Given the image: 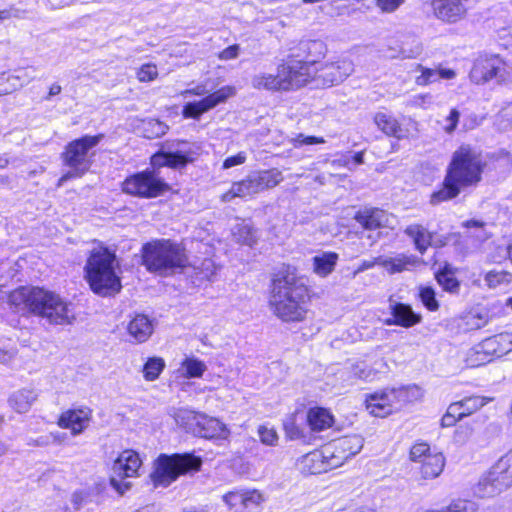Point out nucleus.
Returning a JSON list of instances; mask_svg holds the SVG:
<instances>
[{
    "mask_svg": "<svg viewBox=\"0 0 512 512\" xmlns=\"http://www.w3.org/2000/svg\"><path fill=\"white\" fill-rule=\"evenodd\" d=\"M308 288L290 266L280 268L272 278L269 308L284 322H299L306 317Z\"/></svg>",
    "mask_w": 512,
    "mask_h": 512,
    "instance_id": "obj_1",
    "label": "nucleus"
},
{
    "mask_svg": "<svg viewBox=\"0 0 512 512\" xmlns=\"http://www.w3.org/2000/svg\"><path fill=\"white\" fill-rule=\"evenodd\" d=\"M485 163L479 152L469 145H461L453 154L446 169L442 187L432 193L430 203L456 198L461 191L476 186L482 179Z\"/></svg>",
    "mask_w": 512,
    "mask_h": 512,
    "instance_id": "obj_2",
    "label": "nucleus"
},
{
    "mask_svg": "<svg viewBox=\"0 0 512 512\" xmlns=\"http://www.w3.org/2000/svg\"><path fill=\"white\" fill-rule=\"evenodd\" d=\"M116 255L106 247L94 248L85 265L86 279L91 290L103 297L112 296L121 290L120 278L116 275Z\"/></svg>",
    "mask_w": 512,
    "mask_h": 512,
    "instance_id": "obj_3",
    "label": "nucleus"
},
{
    "mask_svg": "<svg viewBox=\"0 0 512 512\" xmlns=\"http://www.w3.org/2000/svg\"><path fill=\"white\" fill-rule=\"evenodd\" d=\"M188 263L185 250L170 240H157L143 247V264L151 272L167 275Z\"/></svg>",
    "mask_w": 512,
    "mask_h": 512,
    "instance_id": "obj_4",
    "label": "nucleus"
},
{
    "mask_svg": "<svg viewBox=\"0 0 512 512\" xmlns=\"http://www.w3.org/2000/svg\"><path fill=\"white\" fill-rule=\"evenodd\" d=\"M202 459L193 454H162L155 462L151 480L155 487H168L180 475L194 473L200 470Z\"/></svg>",
    "mask_w": 512,
    "mask_h": 512,
    "instance_id": "obj_5",
    "label": "nucleus"
},
{
    "mask_svg": "<svg viewBox=\"0 0 512 512\" xmlns=\"http://www.w3.org/2000/svg\"><path fill=\"white\" fill-rule=\"evenodd\" d=\"M102 138V134L94 136L86 135L69 142L65 146V149L61 154V159L63 164L69 167L70 170L63 174L58 180L59 187L67 180L81 177L88 171L91 165L88 152L90 149L96 147Z\"/></svg>",
    "mask_w": 512,
    "mask_h": 512,
    "instance_id": "obj_6",
    "label": "nucleus"
},
{
    "mask_svg": "<svg viewBox=\"0 0 512 512\" xmlns=\"http://www.w3.org/2000/svg\"><path fill=\"white\" fill-rule=\"evenodd\" d=\"M282 171L277 168L253 172L244 179L233 182L230 189L223 193L221 200L231 202L234 198H253L257 194L272 189L283 181Z\"/></svg>",
    "mask_w": 512,
    "mask_h": 512,
    "instance_id": "obj_7",
    "label": "nucleus"
},
{
    "mask_svg": "<svg viewBox=\"0 0 512 512\" xmlns=\"http://www.w3.org/2000/svg\"><path fill=\"white\" fill-rule=\"evenodd\" d=\"M409 459L414 464V475L418 480L438 478L446 464L445 456L441 452L431 450L426 442L415 443L410 449Z\"/></svg>",
    "mask_w": 512,
    "mask_h": 512,
    "instance_id": "obj_8",
    "label": "nucleus"
},
{
    "mask_svg": "<svg viewBox=\"0 0 512 512\" xmlns=\"http://www.w3.org/2000/svg\"><path fill=\"white\" fill-rule=\"evenodd\" d=\"M34 314L53 325H70L76 319L72 304L60 295L41 289Z\"/></svg>",
    "mask_w": 512,
    "mask_h": 512,
    "instance_id": "obj_9",
    "label": "nucleus"
},
{
    "mask_svg": "<svg viewBox=\"0 0 512 512\" xmlns=\"http://www.w3.org/2000/svg\"><path fill=\"white\" fill-rule=\"evenodd\" d=\"M176 422L203 438H226L229 430L220 420L189 410L175 413Z\"/></svg>",
    "mask_w": 512,
    "mask_h": 512,
    "instance_id": "obj_10",
    "label": "nucleus"
},
{
    "mask_svg": "<svg viewBox=\"0 0 512 512\" xmlns=\"http://www.w3.org/2000/svg\"><path fill=\"white\" fill-rule=\"evenodd\" d=\"M168 185L152 171H144L128 177L122 190L142 198H154L168 190Z\"/></svg>",
    "mask_w": 512,
    "mask_h": 512,
    "instance_id": "obj_11",
    "label": "nucleus"
},
{
    "mask_svg": "<svg viewBox=\"0 0 512 512\" xmlns=\"http://www.w3.org/2000/svg\"><path fill=\"white\" fill-rule=\"evenodd\" d=\"M141 466L139 455L132 450L123 451L112 466L110 483L120 494L130 488L131 483L126 478L135 477Z\"/></svg>",
    "mask_w": 512,
    "mask_h": 512,
    "instance_id": "obj_12",
    "label": "nucleus"
},
{
    "mask_svg": "<svg viewBox=\"0 0 512 512\" xmlns=\"http://www.w3.org/2000/svg\"><path fill=\"white\" fill-rule=\"evenodd\" d=\"M284 91L299 88L314 78L312 64L300 60H288L279 65Z\"/></svg>",
    "mask_w": 512,
    "mask_h": 512,
    "instance_id": "obj_13",
    "label": "nucleus"
},
{
    "mask_svg": "<svg viewBox=\"0 0 512 512\" xmlns=\"http://www.w3.org/2000/svg\"><path fill=\"white\" fill-rule=\"evenodd\" d=\"M236 94L233 86H224L220 89L209 93L199 101L189 102L183 107L182 114L185 118L198 120L201 115L212 110L219 104L225 103L229 98Z\"/></svg>",
    "mask_w": 512,
    "mask_h": 512,
    "instance_id": "obj_14",
    "label": "nucleus"
},
{
    "mask_svg": "<svg viewBox=\"0 0 512 512\" xmlns=\"http://www.w3.org/2000/svg\"><path fill=\"white\" fill-rule=\"evenodd\" d=\"M354 71V64L349 59H338L314 68V79L318 84L331 87L343 82Z\"/></svg>",
    "mask_w": 512,
    "mask_h": 512,
    "instance_id": "obj_15",
    "label": "nucleus"
},
{
    "mask_svg": "<svg viewBox=\"0 0 512 512\" xmlns=\"http://www.w3.org/2000/svg\"><path fill=\"white\" fill-rule=\"evenodd\" d=\"M92 414V409L87 406L67 409L60 414L57 425L61 429L69 430L71 435L76 437L84 433L89 427Z\"/></svg>",
    "mask_w": 512,
    "mask_h": 512,
    "instance_id": "obj_16",
    "label": "nucleus"
},
{
    "mask_svg": "<svg viewBox=\"0 0 512 512\" xmlns=\"http://www.w3.org/2000/svg\"><path fill=\"white\" fill-rule=\"evenodd\" d=\"M179 147L173 152L159 151L151 157L153 167L168 166L181 168L195 160L197 152L186 143H179Z\"/></svg>",
    "mask_w": 512,
    "mask_h": 512,
    "instance_id": "obj_17",
    "label": "nucleus"
},
{
    "mask_svg": "<svg viewBox=\"0 0 512 512\" xmlns=\"http://www.w3.org/2000/svg\"><path fill=\"white\" fill-rule=\"evenodd\" d=\"M469 0H432L434 16L448 24H454L464 19L468 12Z\"/></svg>",
    "mask_w": 512,
    "mask_h": 512,
    "instance_id": "obj_18",
    "label": "nucleus"
},
{
    "mask_svg": "<svg viewBox=\"0 0 512 512\" xmlns=\"http://www.w3.org/2000/svg\"><path fill=\"white\" fill-rule=\"evenodd\" d=\"M398 391L395 389H383L366 395L365 406L368 412L376 417L390 415L397 399Z\"/></svg>",
    "mask_w": 512,
    "mask_h": 512,
    "instance_id": "obj_19",
    "label": "nucleus"
},
{
    "mask_svg": "<svg viewBox=\"0 0 512 512\" xmlns=\"http://www.w3.org/2000/svg\"><path fill=\"white\" fill-rule=\"evenodd\" d=\"M373 121L377 128L389 137L402 140L408 139L412 136L410 128L407 125L400 123L392 114L379 111L374 115Z\"/></svg>",
    "mask_w": 512,
    "mask_h": 512,
    "instance_id": "obj_20",
    "label": "nucleus"
},
{
    "mask_svg": "<svg viewBox=\"0 0 512 512\" xmlns=\"http://www.w3.org/2000/svg\"><path fill=\"white\" fill-rule=\"evenodd\" d=\"M42 288L39 287H19L10 292L8 303L17 311H29L34 314L37 305V298Z\"/></svg>",
    "mask_w": 512,
    "mask_h": 512,
    "instance_id": "obj_21",
    "label": "nucleus"
},
{
    "mask_svg": "<svg viewBox=\"0 0 512 512\" xmlns=\"http://www.w3.org/2000/svg\"><path fill=\"white\" fill-rule=\"evenodd\" d=\"M391 318L386 320L387 325H397L410 328L422 321V316L412 310L410 305L390 301Z\"/></svg>",
    "mask_w": 512,
    "mask_h": 512,
    "instance_id": "obj_22",
    "label": "nucleus"
},
{
    "mask_svg": "<svg viewBox=\"0 0 512 512\" xmlns=\"http://www.w3.org/2000/svg\"><path fill=\"white\" fill-rule=\"evenodd\" d=\"M507 488L500 476H496L494 467L492 466L474 487V494L479 498L493 497Z\"/></svg>",
    "mask_w": 512,
    "mask_h": 512,
    "instance_id": "obj_23",
    "label": "nucleus"
},
{
    "mask_svg": "<svg viewBox=\"0 0 512 512\" xmlns=\"http://www.w3.org/2000/svg\"><path fill=\"white\" fill-rule=\"evenodd\" d=\"M480 349L492 357H502L512 351V335L500 333L480 342Z\"/></svg>",
    "mask_w": 512,
    "mask_h": 512,
    "instance_id": "obj_24",
    "label": "nucleus"
},
{
    "mask_svg": "<svg viewBox=\"0 0 512 512\" xmlns=\"http://www.w3.org/2000/svg\"><path fill=\"white\" fill-rule=\"evenodd\" d=\"M496 55L481 57L476 60L471 71L470 79L476 84L486 83L495 77Z\"/></svg>",
    "mask_w": 512,
    "mask_h": 512,
    "instance_id": "obj_25",
    "label": "nucleus"
},
{
    "mask_svg": "<svg viewBox=\"0 0 512 512\" xmlns=\"http://www.w3.org/2000/svg\"><path fill=\"white\" fill-rule=\"evenodd\" d=\"M153 329L152 321L144 314L136 315L127 326L129 336L137 343L147 341Z\"/></svg>",
    "mask_w": 512,
    "mask_h": 512,
    "instance_id": "obj_26",
    "label": "nucleus"
},
{
    "mask_svg": "<svg viewBox=\"0 0 512 512\" xmlns=\"http://www.w3.org/2000/svg\"><path fill=\"white\" fill-rule=\"evenodd\" d=\"M355 220L365 229L375 230L386 226L388 215L377 208H367L355 215Z\"/></svg>",
    "mask_w": 512,
    "mask_h": 512,
    "instance_id": "obj_27",
    "label": "nucleus"
},
{
    "mask_svg": "<svg viewBox=\"0 0 512 512\" xmlns=\"http://www.w3.org/2000/svg\"><path fill=\"white\" fill-rule=\"evenodd\" d=\"M325 458L323 448L314 450L302 456L299 465L304 473L320 474L329 470Z\"/></svg>",
    "mask_w": 512,
    "mask_h": 512,
    "instance_id": "obj_28",
    "label": "nucleus"
},
{
    "mask_svg": "<svg viewBox=\"0 0 512 512\" xmlns=\"http://www.w3.org/2000/svg\"><path fill=\"white\" fill-rule=\"evenodd\" d=\"M378 265L385 268L390 274L400 273L407 270L410 266H415L417 259L414 256L397 254L394 257H377Z\"/></svg>",
    "mask_w": 512,
    "mask_h": 512,
    "instance_id": "obj_29",
    "label": "nucleus"
},
{
    "mask_svg": "<svg viewBox=\"0 0 512 512\" xmlns=\"http://www.w3.org/2000/svg\"><path fill=\"white\" fill-rule=\"evenodd\" d=\"M283 83L279 66L276 74L260 72L251 78L252 87L258 90L284 91Z\"/></svg>",
    "mask_w": 512,
    "mask_h": 512,
    "instance_id": "obj_30",
    "label": "nucleus"
},
{
    "mask_svg": "<svg viewBox=\"0 0 512 512\" xmlns=\"http://www.w3.org/2000/svg\"><path fill=\"white\" fill-rule=\"evenodd\" d=\"M307 422L312 431L321 432L333 425L334 417L329 410L314 407L307 412Z\"/></svg>",
    "mask_w": 512,
    "mask_h": 512,
    "instance_id": "obj_31",
    "label": "nucleus"
},
{
    "mask_svg": "<svg viewBox=\"0 0 512 512\" xmlns=\"http://www.w3.org/2000/svg\"><path fill=\"white\" fill-rule=\"evenodd\" d=\"M38 394L33 389H21L14 392L9 397V405L17 413L28 412L32 405L36 402Z\"/></svg>",
    "mask_w": 512,
    "mask_h": 512,
    "instance_id": "obj_32",
    "label": "nucleus"
},
{
    "mask_svg": "<svg viewBox=\"0 0 512 512\" xmlns=\"http://www.w3.org/2000/svg\"><path fill=\"white\" fill-rule=\"evenodd\" d=\"M333 443L337 446V452L344 453L349 459L357 455L362 450L364 445V438L361 435L352 434L334 440Z\"/></svg>",
    "mask_w": 512,
    "mask_h": 512,
    "instance_id": "obj_33",
    "label": "nucleus"
},
{
    "mask_svg": "<svg viewBox=\"0 0 512 512\" xmlns=\"http://www.w3.org/2000/svg\"><path fill=\"white\" fill-rule=\"evenodd\" d=\"M338 254L335 252H322L313 257V271L321 276L326 277L335 269Z\"/></svg>",
    "mask_w": 512,
    "mask_h": 512,
    "instance_id": "obj_34",
    "label": "nucleus"
},
{
    "mask_svg": "<svg viewBox=\"0 0 512 512\" xmlns=\"http://www.w3.org/2000/svg\"><path fill=\"white\" fill-rule=\"evenodd\" d=\"M405 234L409 236L416 249L423 254L431 244V234L420 224H411L406 227Z\"/></svg>",
    "mask_w": 512,
    "mask_h": 512,
    "instance_id": "obj_35",
    "label": "nucleus"
},
{
    "mask_svg": "<svg viewBox=\"0 0 512 512\" xmlns=\"http://www.w3.org/2000/svg\"><path fill=\"white\" fill-rule=\"evenodd\" d=\"M478 504L470 499L455 498L447 506L441 508L421 509L418 512H477Z\"/></svg>",
    "mask_w": 512,
    "mask_h": 512,
    "instance_id": "obj_36",
    "label": "nucleus"
},
{
    "mask_svg": "<svg viewBox=\"0 0 512 512\" xmlns=\"http://www.w3.org/2000/svg\"><path fill=\"white\" fill-rule=\"evenodd\" d=\"M233 239L240 244L249 247L254 246L258 241L257 230L249 223L242 222L234 226L232 230Z\"/></svg>",
    "mask_w": 512,
    "mask_h": 512,
    "instance_id": "obj_37",
    "label": "nucleus"
},
{
    "mask_svg": "<svg viewBox=\"0 0 512 512\" xmlns=\"http://www.w3.org/2000/svg\"><path fill=\"white\" fill-rule=\"evenodd\" d=\"M350 377L366 382L374 381L377 378V371L363 361H358L346 367Z\"/></svg>",
    "mask_w": 512,
    "mask_h": 512,
    "instance_id": "obj_38",
    "label": "nucleus"
},
{
    "mask_svg": "<svg viewBox=\"0 0 512 512\" xmlns=\"http://www.w3.org/2000/svg\"><path fill=\"white\" fill-rule=\"evenodd\" d=\"M139 130L145 138L155 139L165 135L168 126L164 122L150 118L141 122Z\"/></svg>",
    "mask_w": 512,
    "mask_h": 512,
    "instance_id": "obj_39",
    "label": "nucleus"
},
{
    "mask_svg": "<svg viewBox=\"0 0 512 512\" xmlns=\"http://www.w3.org/2000/svg\"><path fill=\"white\" fill-rule=\"evenodd\" d=\"M206 369L207 367L203 361L195 357H187L181 362L179 371L186 378H199Z\"/></svg>",
    "mask_w": 512,
    "mask_h": 512,
    "instance_id": "obj_40",
    "label": "nucleus"
},
{
    "mask_svg": "<svg viewBox=\"0 0 512 512\" xmlns=\"http://www.w3.org/2000/svg\"><path fill=\"white\" fill-rule=\"evenodd\" d=\"M494 473L500 476L509 488L512 486V450L502 456L494 465Z\"/></svg>",
    "mask_w": 512,
    "mask_h": 512,
    "instance_id": "obj_41",
    "label": "nucleus"
},
{
    "mask_svg": "<svg viewBox=\"0 0 512 512\" xmlns=\"http://www.w3.org/2000/svg\"><path fill=\"white\" fill-rule=\"evenodd\" d=\"M165 368V361L161 357H150L145 362L142 373L146 381H154Z\"/></svg>",
    "mask_w": 512,
    "mask_h": 512,
    "instance_id": "obj_42",
    "label": "nucleus"
},
{
    "mask_svg": "<svg viewBox=\"0 0 512 512\" xmlns=\"http://www.w3.org/2000/svg\"><path fill=\"white\" fill-rule=\"evenodd\" d=\"M336 447L337 446L333 442L323 447L324 455L326 457L325 460L329 470L340 467L348 460L344 453L337 452L338 449H336Z\"/></svg>",
    "mask_w": 512,
    "mask_h": 512,
    "instance_id": "obj_43",
    "label": "nucleus"
},
{
    "mask_svg": "<svg viewBox=\"0 0 512 512\" xmlns=\"http://www.w3.org/2000/svg\"><path fill=\"white\" fill-rule=\"evenodd\" d=\"M498 83L512 82V63L496 55L495 77Z\"/></svg>",
    "mask_w": 512,
    "mask_h": 512,
    "instance_id": "obj_44",
    "label": "nucleus"
},
{
    "mask_svg": "<svg viewBox=\"0 0 512 512\" xmlns=\"http://www.w3.org/2000/svg\"><path fill=\"white\" fill-rule=\"evenodd\" d=\"M490 361L489 355L480 349V343L468 350L465 359L466 365L469 367H478Z\"/></svg>",
    "mask_w": 512,
    "mask_h": 512,
    "instance_id": "obj_45",
    "label": "nucleus"
},
{
    "mask_svg": "<svg viewBox=\"0 0 512 512\" xmlns=\"http://www.w3.org/2000/svg\"><path fill=\"white\" fill-rule=\"evenodd\" d=\"M436 279L446 291L456 292L459 288L458 280L454 277L452 271L447 266L436 274Z\"/></svg>",
    "mask_w": 512,
    "mask_h": 512,
    "instance_id": "obj_46",
    "label": "nucleus"
},
{
    "mask_svg": "<svg viewBox=\"0 0 512 512\" xmlns=\"http://www.w3.org/2000/svg\"><path fill=\"white\" fill-rule=\"evenodd\" d=\"M512 280V275L506 271H489L485 275V281L489 288H497L500 285L508 284Z\"/></svg>",
    "mask_w": 512,
    "mask_h": 512,
    "instance_id": "obj_47",
    "label": "nucleus"
},
{
    "mask_svg": "<svg viewBox=\"0 0 512 512\" xmlns=\"http://www.w3.org/2000/svg\"><path fill=\"white\" fill-rule=\"evenodd\" d=\"M305 49L308 53V56L311 57V61L308 63L312 64L313 68H316V59L323 57L326 53L325 43L321 40H309L305 43Z\"/></svg>",
    "mask_w": 512,
    "mask_h": 512,
    "instance_id": "obj_48",
    "label": "nucleus"
},
{
    "mask_svg": "<svg viewBox=\"0 0 512 512\" xmlns=\"http://www.w3.org/2000/svg\"><path fill=\"white\" fill-rule=\"evenodd\" d=\"M488 400L481 396H470L460 400V404L466 416L471 415L482 408Z\"/></svg>",
    "mask_w": 512,
    "mask_h": 512,
    "instance_id": "obj_49",
    "label": "nucleus"
},
{
    "mask_svg": "<svg viewBox=\"0 0 512 512\" xmlns=\"http://www.w3.org/2000/svg\"><path fill=\"white\" fill-rule=\"evenodd\" d=\"M417 70L421 72L415 80L416 84L419 86H426L439 80V72L437 69L425 68L418 64Z\"/></svg>",
    "mask_w": 512,
    "mask_h": 512,
    "instance_id": "obj_50",
    "label": "nucleus"
},
{
    "mask_svg": "<svg viewBox=\"0 0 512 512\" xmlns=\"http://www.w3.org/2000/svg\"><path fill=\"white\" fill-rule=\"evenodd\" d=\"M3 82L8 83L9 86L0 89V95L8 94L23 86V83L20 82V74L3 73L0 75V84Z\"/></svg>",
    "mask_w": 512,
    "mask_h": 512,
    "instance_id": "obj_51",
    "label": "nucleus"
},
{
    "mask_svg": "<svg viewBox=\"0 0 512 512\" xmlns=\"http://www.w3.org/2000/svg\"><path fill=\"white\" fill-rule=\"evenodd\" d=\"M258 435L261 442L268 446H276L278 443V434L272 427L261 425L258 428Z\"/></svg>",
    "mask_w": 512,
    "mask_h": 512,
    "instance_id": "obj_52",
    "label": "nucleus"
},
{
    "mask_svg": "<svg viewBox=\"0 0 512 512\" xmlns=\"http://www.w3.org/2000/svg\"><path fill=\"white\" fill-rule=\"evenodd\" d=\"M140 82H150L158 77L157 66L152 63L143 64L136 73Z\"/></svg>",
    "mask_w": 512,
    "mask_h": 512,
    "instance_id": "obj_53",
    "label": "nucleus"
},
{
    "mask_svg": "<svg viewBox=\"0 0 512 512\" xmlns=\"http://www.w3.org/2000/svg\"><path fill=\"white\" fill-rule=\"evenodd\" d=\"M420 299L424 306L430 311H436L439 308V303L436 300L435 292L431 287H423L420 290Z\"/></svg>",
    "mask_w": 512,
    "mask_h": 512,
    "instance_id": "obj_54",
    "label": "nucleus"
},
{
    "mask_svg": "<svg viewBox=\"0 0 512 512\" xmlns=\"http://www.w3.org/2000/svg\"><path fill=\"white\" fill-rule=\"evenodd\" d=\"M195 269L198 271V274L202 279L209 280L216 274L217 266L212 259L207 258L204 259L199 266H195Z\"/></svg>",
    "mask_w": 512,
    "mask_h": 512,
    "instance_id": "obj_55",
    "label": "nucleus"
},
{
    "mask_svg": "<svg viewBox=\"0 0 512 512\" xmlns=\"http://www.w3.org/2000/svg\"><path fill=\"white\" fill-rule=\"evenodd\" d=\"M406 0H375L376 7L385 14H391L398 10Z\"/></svg>",
    "mask_w": 512,
    "mask_h": 512,
    "instance_id": "obj_56",
    "label": "nucleus"
},
{
    "mask_svg": "<svg viewBox=\"0 0 512 512\" xmlns=\"http://www.w3.org/2000/svg\"><path fill=\"white\" fill-rule=\"evenodd\" d=\"M413 46L409 49H406L404 47H402L398 54H391L390 57L392 58H397V57H400V58H416L418 57L421 52H422V46L420 44L419 41L417 40H413Z\"/></svg>",
    "mask_w": 512,
    "mask_h": 512,
    "instance_id": "obj_57",
    "label": "nucleus"
},
{
    "mask_svg": "<svg viewBox=\"0 0 512 512\" xmlns=\"http://www.w3.org/2000/svg\"><path fill=\"white\" fill-rule=\"evenodd\" d=\"M241 504L248 508L251 505H259L263 501V496L257 490L241 492Z\"/></svg>",
    "mask_w": 512,
    "mask_h": 512,
    "instance_id": "obj_58",
    "label": "nucleus"
},
{
    "mask_svg": "<svg viewBox=\"0 0 512 512\" xmlns=\"http://www.w3.org/2000/svg\"><path fill=\"white\" fill-rule=\"evenodd\" d=\"M284 430L286 436L291 439H299L303 436L301 429L296 425L294 417L291 416L284 422Z\"/></svg>",
    "mask_w": 512,
    "mask_h": 512,
    "instance_id": "obj_59",
    "label": "nucleus"
},
{
    "mask_svg": "<svg viewBox=\"0 0 512 512\" xmlns=\"http://www.w3.org/2000/svg\"><path fill=\"white\" fill-rule=\"evenodd\" d=\"M291 142L295 147L302 145H314V144H323L325 143L324 138L316 137V136H305L303 134L297 135V137L293 138Z\"/></svg>",
    "mask_w": 512,
    "mask_h": 512,
    "instance_id": "obj_60",
    "label": "nucleus"
},
{
    "mask_svg": "<svg viewBox=\"0 0 512 512\" xmlns=\"http://www.w3.org/2000/svg\"><path fill=\"white\" fill-rule=\"evenodd\" d=\"M459 118H460L459 111L457 109H452L450 111L449 115L445 119L446 125H444V127H443L445 132H447L449 134L452 133L457 127Z\"/></svg>",
    "mask_w": 512,
    "mask_h": 512,
    "instance_id": "obj_61",
    "label": "nucleus"
},
{
    "mask_svg": "<svg viewBox=\"0 0 512 512\" xmlns=\"http://www.w3.org/2000/svg\"><path fill=\"white\" fill-rule=\"evenodd\" d=\"M246 159H247L246 153L241 151L234 156H230V157L226 158L223 162V168L229 169L234 166L242 165L243 163H245Z\"/></svg>",
    "mask_w": 512,
    "mask_h": 512,
    "instance_id": "obj_62",
    "label": "nucleus"
},
{
    "mask_svg": "<svg viewBox=\"0 0 512 512\" xmlns=\"http://www.w3.org/2000/svg\"><path fill=\"white\" fill-rule=\"evenodd\" d=\"M472 427L468 426V425H461L459 426L456 430H455V433H454V439L456 442H459V443H464L468 440V438L471 436L472 434Z\"/></svg>",
    "mask_w": 512,
    "mask_h": 512,
    "instance_id": "obj_63",
    "label": "nucleus"
},
{
    "mask_svg": "<svg viewBox=\"0 0 512 512\" xmlns=\"http://www.w3.org/2000/svg\"><path fill=\"white\" fill-rule=\"evenodd\" d=\"M240 47L237 44L231 45L224 50H222L218 57L221 60H232L238 57Z\"/></svg>",
    "mask_w": 512,
    "mask_h": 512,
    "instance_id": "obj_64",
    "label": "nucleus"
}]
</instances>
